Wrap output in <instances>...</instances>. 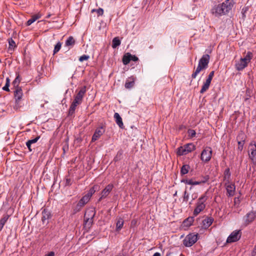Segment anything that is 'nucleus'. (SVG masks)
<instances>
[{
  "label": "nucleus",
  "instance_id": "nucleus-11",
  "mask_svg": "<svg viewBox=\"0 0 256 256\" xmlns=\"http://www.w3.org/2000/svg\"><path fill=\"white\" fill-rule=\"evenodd\" d=\"M226 190V195L228 196H232L235 194L236 186L234 184L230 182H226L224 184Z\"/></svg>",
  "mask_w": 256,
  "mask_h": 256
},
{
  "label": "nucleus",
  "instance_id": "nucleus-48",
  "mask_svg": "<svg viewBox=\"0 0 256 256\" xmlns=\"http://www.w3.org/2000/svg\"><path fill=\"white\" fill-rule=\"evenodd\" d=\"M138 58L137 56H133V55L131 54L130 61L132 60V61H134V62H136V61H138Z\"/></svg>",
  "mask_w": 256,
  "mask_h": 256
},
{
  "label": "nucleus",
  "instance_id": "nucleus-27",
  "mask_svg": "<svg viewBox=\"0 0 256 256\" xmlns=\"http://www.w3.org/2000/svg\"><path fill=\"white\" fill-rule=\"evenodd\" d=\"M210 83V81L206 80V82L204 83L202 86V88L200 90V93L203 94L206 92L208 89Z\"/></svg>",
  "mask_w": 256,
  "mask_h": 256
},
{
  "label": "nucleus",
  "instance_id": "nucleus-53",
  "mask_svg": "<svg viewBox=\"0 0 256 256\" xmlns=\"http://www.w3.org/2000/svg\"><path fill=\"white\" fill-rule=\"evenodd\" d=\"M136 220H132V222H131V224H132V225H135V224H136Z\"/></svg>",
  "mask_w": 256,
  "mask_h": 256
},
{
  "label": "nucleus",
  "instance_id": "nucleus-52",
  "mask_svg": "<svg viewBox=\"0 0 256 256\" xmlns=\"http://www.w3.org/2000/svg\"><path fill=\"white\" fill-rule=\"evenodd\" d=\"M153 256H161V254L160 252H156L154 254Z\"/></svg>",
  "mask_w": 256,
  "mask_h": 256
},
{
  "label": "nucleus",
  "instance_id": "nucleus-34",
  "mask_svg": "<svg viewBox=\"0 0 256 256\" xmlns=\"http://www.w3.org/2000/svg\"><path fill=\"white\" fill-rule=\"evenodd\" d=\"M190 167L188 165L185 164L182 166L180 170V174L182 175H184L188 173Z\"/></svg>",
  "mask_w": 256,
  "mask_h": 256
},
{
  "label": "nucleus",
  "instance_id": "nucleus-47",
  "mask_svg": "<svg viewBox=\"0 0 256 256\" xmlns=\"http://www.w3.org/2000/svg\"><path fill=\"white\" fill-rule=\"evenodd\" d=\"M10 48H13L15 46V42L11 39L9 40Z\"/></svg>",
  "mask_w": 256,
  "mask_h": 256
},
{
  "label": "nucleus",
  "instance_id": "nucleus-20",
  "mask_svg": "<svg viewBox=\"0 0 256 256\" xmlns=\"http://www.w3.org/2000/svg\"><path fill=\"white\" fill-rule=\"evenodd\" d=\"M42 16V14L40 13H38L36 14H34L32 16V18L28 20L26 23V25L27 26H29L31 25L33 22L36 21L37 20L40 18Z\"/></svg>",
  "mask_w": 256,
  "mask_h": 256
},
{
  "label": "nucleus",
  "instance_id": "nucleus-40",
  "mask_svg": "<svg viewBox=\"0 0 256 256\" xmlns=\"http://www.w3.org/2000/svg\"><path fill=\"white\" fill-rule=\"evenodd\" d=\"M96 12L97 13L98 16H102L104 14V10L102 8H98V9L96 10L93 9L92 10V12Z\"/></svg>",
  "mask_w": 256,
  "mask_h": 256
},
{
  "label": "nucleus",
  "instance_id": "nucleus-42",
  "mask_svg": "<svg viewBox=\"0 0 256 256\" xmlns=\"http://www.w3.org/2000/svg\"><path fill=\"white\" fill-rule=\"evenodd\" d=\"M90 56L88 55L84 54L80 57L79 60L81 62L84 60H87L89 59Z\"/></svg>",
  "mask_w": 256,
  "mask_h": 256
},
{
  "label": "nucleus",
  "instance_id": "nucleus-4",
  "mask_svg": "<svg viewBox=\"0 0 256 256\" xmlns=\"http://www.w3.org/2000/svg\"><path fill=\"white\" fill-rule=\"evenodd\" d=\"M252 57V54L248 52L246 56L241 58L239 60L236 61L235 66L238 70H242L247 66L248 63L250 61Z\"/></svg>",
  "mask_w": 256,
  "mask_h": 256
},
{
  "label": "nucleus",
  "instance_id": "nucleus-21",
  "mask_svg": "<svg viewBox=\"0 0 256 256\" xmlns=\"http://www.w3.org/2000/svg\"><path fill=\"white\" fill-rule=\"evenodd\" d=\"M114 117L115 119L116 122L119 127L122 128H124V124L120 115L118 112H115Z\"/></svg>",
  "mask_w": 256,
  "mask_h": 256
},
{
  "label": "nucleus",
  "instance_id": "nucleus-13",
  "mask_svg": "<svg viewBox=\"0 0 256 256\" xmlns=\"http://www.w3.org/2000/svg\"><path fill=\"white\" fill-rule=\"evenodd\" d=\"M220 4L225 15L232 9L234 6V2L232 0H226Z\"/></svg>",
  "mask_w": 256,
  "mask_h": 256
},
{
  "label": "nucleus",
  "instance_id": "nucleus-17",
  "mask_svg": "<svg viewBox=\"0 0 256 256\" xmlns=\"http://www.w3.org/2000/svg\"><path fill=\"white\" fill-rule=\"evenodd\" d=\"M90 198L86 194L82 197L76 204V208L80 210L90 200Z\"/></svg>",
  "mask_w": 256,
  "mask_h": 256
},
{
  "label": "nucleus",
  "instance_id": "nucleus-3",
  "mask_svg": "<svg viewBox=\"0 0 256 256\" xmlns=\"http://www.w3.org/2000/svg\"><path fill=\"white\" fill-rule=\"evenodd\" d=\"M206 194V192H205L198 198L196 203V208L193 212V214L194 216H198L206 208V202L208 198Z\"/></svg>",
  "mask_w": 256,
  "mask_h": 256
},
{
  "label": "nucleus",
  "instance_id": "nucleus-22",
  "mask_svg": "<svg viewBox=\"0 0 256 256\" xmlns=\"http://www.w3.org/2000/svg\"><path fill=\"white\" fill-rule=\"evenodd\" d=\"M76 40L72 36H69L65 42V46L69 47V49L74 46L75 44Z\"/></svg>",
  "mask_w": 256,
  "mask_h": 256
},
{
  "label": "nucleus",
  "instance_id": "nucleus-44",
  "mask_svg": "<svg viewBox=\"0 0 256 256\" xmlns=\"http://www.w3.org/2000/svg\"><path fill=\"white\" fill-rule=\"evenodd\" d=\"M188 134L189 136L192 138L196 136V132L195 130H188Z\"/></svg>",
  "mask_w": 256,
  "mask_h": 256
},
{
  "label": "nucleus",
  "instance_id": "nucleus-26",
  "mask_svg": "<svg viewBox=\"0 0 256 256\" xmlns=\"http://www.w3.org/2000/svg\"><path fill=\"white\" fill-rule=\"evenodd\" d=\"M130 80H128L125 83V88H130L134 86V78L132 76L129 78Z\"/></svg>",
  "mask_w": 256,
  "mask_h": 256
},
{
  "label": "nucleus",
  "instance_id": "nucleus-18",
  "mask_svg": "<svg viewBox=\"0 0 256 256\" xmlns=\"http://www.w3.org/2000/svg\"><path fill=\"white\" fill-rule=\"evenodd\" d=\"M244 136L243 134H240L237 137L238 140V149L242 151L243 149V146L244 144Z\"/></svg>",
  "mask_w": 256,
  "mask_h": 256
},
{
  "label": "nucleus",
  "instance_id": "nucleus-33",
  "mask_svg": "<svg viewBox=\"0 0 256 256\" xmlns=\"http://www.w3.org/2000/svg\"><path fill=\"white\" fill-rule=\"evenodd\" d=\"M193 222L192 218H188L183 222V225L184 226L189 227L192 224Z\"/></svg>",
  "mask_w": 256,
  "mask_h": 256
},
{
  "label": "nucleus",
  "instance_id": "nucleus-31",
  "mask_svg": "<svg viewBox=\"0 0 256 256\" xmlns=\"http://www.w3.org/2000/svg\"><path fill=\"white\" fill-rule=\"evenodd\" d=\"M94 222V218L84 219V226L86 228L89 229L92 226Z\"/></svg>",
  "mask_w": 256,
  "mask_h": 256
},
{
  "label": "nucleus",
  "instance_id": "nucleus-10",
  "mask_svg": "<svg viewBox=\"0 0 256 256\" xmlns=\"http://www.w3.org/2000/svg\"><path fill=\"white\" fill-rule=\"evenodd\" d=\"M248 154L250 158L253 162H256V144L252 142L250 143L248 146Z\"/></svg>",
  "mask_w": 256,
  "mask_h": 256
},
{
  "label": "nucleus",
  "instance_id": "nucleus-23",
  "mask_svg": "<svg viewBox=\"0 0 256 256\" xmlns=\"http://www.w3.org/2000/svg\"><path fill=\"white\" fill-rule=\"evenodd\" d=\"M96 214V211L93 209L88 210L84 214V219L86 218H94Z\"/></svg>",
  "mask_w": 256,
  "mask_h": 256
},
{
  "label": "nucleus",
  "instance_id": "nucleus-6",
  "mask_svg": "<svg viewBox=\"0 0 256 256\" xmlns=\"http://www.w3.org/2000/svg\"><path fill=\"white\" fill-rule=\"evenodd\" d=\"M198 240V234H190L187 235L183 240L184 244L186 247H190Z\"/></svg>",
  "mask_w": 256,
  "mask_h": 256
},
{
  "label": "nucleus",
  "instance_id": "nucleus-7",
  "mask_svg": "<svg viewBox=\"0 0 256 256\" xmlns=\"http://www.w3.org/2000/svg\"><path fill=\"white\" fill-rule=\"evenodd\" d=\"M209 180V176H206L202 178V179L200 180H194L192 179H183L181 180L182 182H184L185 184L190 185H200L206 182Z\"/></svg>",
  "mask_w": 256,
  "mask_h": 256
},
{
  "label": "nucleus",
  "instance_id": "nucleus-32",
  "mask_svg": "<svg viewBox=\"0 0 256 256\" xmlns=\"http://www.w3.org/2000/svg\"><path fill=\"white\" fill-rule=\"evenodd\" d=\"M131 54L130 53H126L124 55L122 58V62L124 64H128L130 61Z\"/></svg>",
  "mask_w": 256,
  "mask_h": 256
},
{
  "label": "nucleus",
  "instance_id": "nucleus-2",
  "mask_svg": "<svg viewBox=\"0 0 256 256\" xmlns=\"http://www.w3.org/2000/svg\"><path fill=\"white\" fill-rule=\"evenodd\" d=\"M210 56L208 54H204L198 62V66L196 70L192 74V78H195L200 72L207 68L210 62Z\"/></svg>",
  "mask_w": 256,
  "mask_h": 256
},
{
  "label": "nucleus",
  "instance_id": "nucleus-9",
  "mask_svg": "<svg viewBox=\"0 0 256 256\" xmlns=\"http://www.w3.org/2000/svg\"><path fill=\"white\" fill-rule=\"evenodd\" d=\"M212 150L210 147H206L204 148L201 153L200 159L204 162H208L212 158Z\"/></svg>",
  "mask_w": 256,
  "mask_h": 256
},
{
  "label": "nucleus",
  "instance_id": "nucleus-24",
  "mask_svg": "<svg viewBox=\"0 0 256 256\" xmlns=\"http://www.w3.org/2000/svg\"><path fill=\"white\" fill-rule=\"evenodd\" d=\"M14 98L16 102L20 100L22 96V92L20 88H17L14 92Z\"/></svg>",
  "mask_w": 256,
  "mask_h": 256
},
{
  "label": "nucleus",
  "instance_id": "nucleus-8",
  "mask_svg": "<svg viewBox=\"0 0 256 256\" xmlns=\"http://www.w3.org/2000/svg\"><path fill=\"white\" fill-rule=\"evenodd\" d=\"M242 232L240 230L233 231L226 239L227 243H232L238 241L241 238Z\"/></svg>",
  "mask_w": 256,
  "mask_h": 256
},
{
  "label": "nucleus",
  "instance_id": "nucleus-45",
  "mask_svg": "<svg viewBox=\"0 0 256 256\" xmlns=\"http://www.w3.org/2000/svg\"><path fill=\"white\" fill-rule=\"evenodd\" d=\"M20 76H18L14 80L13 82L14 85L18 86V84L20 83Z\"/></svg>",
  "mask_w": 256,
  "mask_h": 256
},
{
  "label": "nucleus",
  "instance_id": "nucleus-37",
  "mask_svg": "<svg viewBox=\"0 0 256 256\" xmlns=\"http://www.w3.org/2000/svg\"><path fill=\"white\" fill-rule=\"evenodd\" d=\"M62 46V44L60 42H58L54 46V54H56L60 49Z\"/></svg>",
  "mask_w": 256,
  "mask_h": 256
},
{
  "label": "nucleus",
  "instance_id": "nucleus-12",
  "mask_svg": "<svg viewBox=\"0 0 256 256\" xmlns=\"http://www.w3.org/2000/svg\"><path fill=\"white\" fill-rule=\"evenodd\" d=\"M256 218V212L251 211L248 212L243 218L245 226H248Z\"/></svg>",
  "mask_w": 256,
  "mask_h": 256
},
{
  "label": "nucleus",
  "instance_id": "nucleus-28",
  "mask_svg": "<svg viewBox=\"0 0 256 256\" xmlns=\"http://www.w3.org/2000/svg\"><path fill=\"white\" fill-rule=\"evenodd\" d=\"M100 186L98 185H94L92 188H90L88 192L86 195L88 196V197L90 198L91 196L93 194L95 193V192L98 190Z\"/></svg>",
  "mask_w": 256,
  "mask_h": 256
},
{
  "label": "nucleus",
  "instance_id": "nucleus-35",
  "mask_svg": "<svg viewBox=\"0 0 256 256\" xmlns=\"http://www.w3.org/2000/svg\"><path fill=\"white\" fill-rule=\"evenodd\" d=\"M120 44V41L118 38L116 37L114 38L112 41V47L114 48H116L117 46Z\"/></svg>",
  "mask_w": 256,
  "mask_h": 256
},
{
  "label": "nucleus",
  "instance_id": "nucleus-15",
  "mask_svg": "<svg viewBox=\"0 0 256 256\" xmlns=\"http://www.w3.org/2000/svg\"><path fill=\"white\" fill-rule=\"evenodd\" d=\"M223 10H224L222 9L221 4H220L214 6L212 8L211 12L212 14L215 16L219 17L222 15H224Z\"/></svg>",
  "mask_w": 256,
  "mask_h": 256
},
{
  "label": "nucleus",
  "instance_id": "nucleus-29",
  "mask_svg": "<svg viewBox=\"0 0 256 256\" xmlns=\"http://www.w3.org/2000/svg\"><path fill=\"white\" fill-rule=\"evenodd\" d=\"M230 172L229 168H227L225 170L224 172V180L226 182H230Z\"/></svg>",
  "mask_w": 256,
  "mask_h": 256
},
{
  "label": "nucleus",
  "instance_id": "nucleus-49",
  "mask_svg": "<svg viewBox=\"0 0 256 256\" xmlns=\"http://www.w3.org/2000/svg\"><path fill=\"white\" fill-rule=\"evenodd\" d=\"M26 146L28 147V149L29 151H30V152H32V148H31V146H32V144H28V142H26Z\"/></svg>",
  "mask_w": 256,
  "mask_h": 256
},
{
  "label": "nucleus",
  "instance_id": "nucleus-25",
  "mask_svg": "<svg viewBox=\"0 0 256 256\" xmlns=\"http://www.w3.org/2000/svg\"><path fill=\"white\" fill-rule=\"evenodd\" d=\"M124 224V220L122 218H118L116 219V232H119L120 230L123 227Z\"/></svg>",
  "mask_w": 256,
  "mask_h": 256
},
{
  "label": "nucleus",
  "instance_id": "nucleus-43",
  "mask_svg": "<svg viewBox=\"0 0 256 256\" xmlns=\"http://www.w3.org/2000/svg\"><path fill=\"white\" fill-rule=\"evenodd\" d=\"M189 198V194L187 192L186 190L184 192V197H183V201L187 202Z\"/></svg>",
  "mask_w": 256,
  "mask_h": 256
},
{
  "label": "nucleus",
  "instance_id": "nucleus-19",
  "mask_svg": "<svg viewBox=\"0 0 256 256\" xmlns=\"http://www.w3.org/2000/svg\"><path fill=\"white\" fill-rule=\"evenodd\" d=\"M214 222V218L212 217H208L204 219L202 222V227L204 229L208 228Z\"/></svg>",
  "mask_w": 256,
  "mask_h": 256
},
{
  "label": "nucleus",
  "instance_id": "nucleus-39",
  "mask_svg": "<svg viewBox=\"0 0 256 256\" xmlns=\"http://www.w3.org/2000/svg\"><path fill=\"white\" fill-rule=\"evenodd\" d=\"M249 10L248 6H244L242 9V18H244L246 16V14L248 12V11Z\"/></svg>",
  "mask_w": 256,
  "mask_h": 256
},
{
  "label": "nucleus",
  "instance_id": "nucleus-46",
  "mask_svg": "<svg viewBox=\"0 0 256 256\" xmlns=\"http://www.w3.org/2000/svg\"><path fill=\"white\" fill-rule=\"evenodd\" d=\"M214 71H212L208 74V78H207L206 80H208L211 82L214 77Z\"/></svg>",
  "mask_w": 256,
  "mask_h": 256
},
{
  "label": "nucleus",
  "instance_id": "nucleus-30",
  "mask_svg": "<svg viewBox=\"0 0 256 256\" xmlns=\"http://www.w3.org/2000/svg\"><path fill=\"white\" fill-rule=\"evenodd\" d=\"M50 217V212L46 210H44L42 212V222L44 223L45 220H48Z\"/></svg>",
  "mask_w": 256,
  "mask_h": 256
},
{
  "label": "nucleus",
  "instance_id": "nucleus-51",
  "mask_svg": "<svg viewBox=\"0 0 256 256\" xmlns=\"http://www.w3.org/2000/svg\"><path fill=\"white\" fill-rule=\"evenodd\" d=\"M46 256H54V252H50L48 254H46Z\"/></svg>",
  "mask_w": 256,
  "mask_h": 256
},
{
  "label": "nucleus",
  "instance_id": "nucleus-41",
  "mask_svg": "<svg viewBox=\"0 0 256 256\" xmlns=\"http://www.w3.org/2000/svg\"><path fill=\"white\" fill-rule=\"evenodd\" d=\"M40 138V136H38L36 138L32 139V140H30L28 142V144H33L36 143Z\"/></svg>",
  "mask_w": 256,
  "mask_h": 256
},
{
  "label": "nucleus",
  "instance_id": "nucleus-54",
  "mask_svg": "<svg viewBox=\"0 0 256 256\" xmlns=\"http://www.w3.org/2000/svg\"><path fill=\"white\" fill-rule=\"evenodd\" d=\"M50 16V14H49L46 16V18H49Z\"/></svg>",
  "mask_w": 256,
  "mask_h": 256
},
{
  "label": "nucleus",
  "instance_id": "nucleus-5",
  "mask_svg": "<svg viewBox=\"0 0 256 256\" xmlns=\"http://www.w3.org/2000/svg\"><path fill=\"white\" fill-rule=\"evenodd\" d=\"M196 149V146L192 143H189L180 146L177 149L176 153L179 156L186 155Z\"/></svg>",
  "mask_w": 256,
  "mask_h": 256
},
{
  "label": "nucleus",
  "instance_id": "nucleus-55",
  "mask_svg": "<svg viewBox=\"0 0 256 256\" xmlns=\"http://www.w3.org/2000/svg\"><path fill=\"white\" fill-rule=\"evenodd\" d=\"M176 193L174 194V196H176Z\"/></svg>",
  "mask_w": 256,
  "mask_h": 256
},
{
  "label": "nucleus",
  "instance_id": "nucleus-1",
  "mask_svg": "<svg viewBox=\"0 0 256 256\" xmlns=\"http://www.w3.org/2000/svg\"><path fill=\"white\" fill-rule=\"evenodd\" d=\"M86 91V86H84L80 88L76 94L74 96V101L72 103L69 109V115L74 114L76 106L82 103Z\"/></svg>",
  "mask_w": 256,
  "mask_h": 256
},
{
  "label": "nucleus",
  "instance_id": "nucleus-50",
  "mask_svg": "<svg viewBox=\"0 0 256 256\" xmlns=\"http://www.w3.org/2000/svg\"><path fill=\"white\" fill-rule=\"evenodd\" d=\"M72 183H71V180L70 178H66V184L67 185V186H70L71 185Z\"/></svg>",
  "mask_w": 256,
  "mask_h": 256
},
{
  "label": "nucleus",
  "instance_id": "nucleus-36",
  "mask_svg": "<svg viewBox=\"0 0 256 256\" xmlns=\"http://www.w3.org/2000/svg\"><path fill=\"white\" fill-rule=\"evenodd\" d=\"M122 150H120L116 154V156L114 158V160L115 162H117L120 160L122 158Z\"/></svg>",
  "mask_w": 256,
  "mask_h": 256
},
{
  "label": "nucleus",
  "instance_id": "nucleus-38",
  "mask_svg": "<svg viewBox=\"0 0 256 256\" xmlns=\"http://www.w3.org/2000/svg\"><path fill=\"white\" fill-rule=\"evenodd\" d=\"M10 83V80L8 78H7L6 79V84L5 86L2 88V90L5 91H6V92H9L10 91V89H9Z\"/></svg>",
  "mask_w": 256,
  "mask_h": 256
},
{
  "label": "nucleus",
  "instance_id": "nucleus-16",
  "mask_svg": "<svg viewBox=\"0 0 256 256\" xmlns=\"http://www.w3.org/2000/svg\"><path fill=\"white\" fill-rule=\"evenodd\" d=\"M105 130L102 126L97 128L92 136V141L95 142L98 140L104 132Z\"/></svg>",
  "mask_w": 256,
  "mask_h": 256
},
{
  "label": "nucleus",
  "instance_id": "nucleus-14",
  "mask_svg": "<svg viewBox=\"0 0 256 256\" xmlns=\"http://www.w3.org/2000/svg\"><path fill=\"white\" fill-rule=\"evenodd\" d=\"M114 188V185L112 184L107 185L106 188L102 191L100 193V196L98 199V202H100L102 200L106 198L110 192H112Z\"/></svg>",
  "mask_w": 256,
  "mask_h": 256
}]
</instances>
